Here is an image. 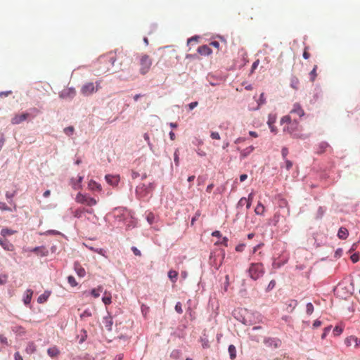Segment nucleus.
Segmentation results:
<instances>
[{
  "label": "nucleus",
  "instance_id": "obj_1",
  "mask_svg": "<svg viewBox=\"0 0 360 360\" xmlns=\"http://www.w3.org/2000/svg\"><path fill=\"white\" fill-rule=\"evenodd\" d=\"M281 124L285 125L283 128V132L289 134L292 137L295 139H304L307 136L302 133V126L296 119H292L291 115H287L281 117Z\"/></svg>",
  "mask_w": 360,
  "mask_h": 360
},
{
  "label": "nucleus",
  "instance_id": "obj_2",
  "mask_svg": "<svg viewBox=\"0 0 360 360\" xmlns=\"http://www.w3.org/2000/svg\"><path fill=\"white\" fill-rule=\"evenodd\" d=\"M153 64L152 58L147 54H142L139 57V72L142 75H146L150 70Z\"/></svg>",
  "mask_w": 360,
  "mask_h": 360
},
{
  "label": "nucleus",
  "instance_id": "obj_3",
  "mask_svg": "<svg viewBox=\"0 0 360 360\" xmlns=\"http://www.w3.org/2000/svg\"><path fill=\"white\" fill-rule=\"evenodd\" d=\"M101 81H96L95 83L89 82L85 83L81 88L80 92L83 96H89L97 92L101 89Z\"/></svg>",
  "mask_w": 360,
  "mask_h": 360
},
{
  "label": "nucleus",
  "instance_id": "obj_4",
  "mask_svg": "<svg viewBox=\"0 0 360 360\" xmlns=\"http://www.w3.org/2000/svg\"><path fill=\"white\" fill-rule=\"evenodd\" d=\"M264 274V269L261 263L252 264L249 268V274L253 280H257Z\"/></svg>",
  "mask_w": 360,
  "mask_h": 360
},
{
  "label": "nucleus",
  "instance_id": "obj_5",
  "mask_svg": "<svg viewBox=\"0 0 360 360\" xmlns=\"http://www.w3.org/2000/svg\"><path fill=\"white\" fill-rule=\"evenodd\" d=\"M75 200L80 204H85L88 206H94L97 203V200L95 198L82 194L81 193H77Z\"/></svg>",
  "mask_w": 360,
  "mask_h": 360
},
{
  "label": "nucleus",
  "instance_id": "obj_6",
  "mask_svg": "<svg viewBox=\"0 0 360 360\" xmlns=\"http://www.w3.org/2000/svg\"><path fill=\"white\" fill-rule=\"evenodd\" d=\"M345 344L347 347H354V348L358 349L360 347V338L350 335L345 339Z\"/></svg>",
  "mask_w": 360,
  "mask_h": 360
},
{
  "label": "nucleus",
  "instance_id": "obj_7",
  "mask_svg": "<svg viewBox=\"0 0 360 360\" xmlns=\"http://www.w3.org/2000/svg\"><path fill=\"white\" fill-rule=\"evenodd\" d=\"M304 114V110L299 103H295L293 104L292 108L290 110L289 113V115L291 116L295 115L300 117H303Z\"/></svg>",
  "mask_w": 360,
  "mask_h": 360
},
{
  "label": "nucleus",
  "instance_id": "obj_8",
  "mask_svg": "<svg viewBox=\"0 0 360 360\" xmlns=\"http://www.w3.org/2000/svg\"><path fill=\"white\" fill-rule=\"evenodd\" d=\"M126 57V54L122 52H119L118 53H109L105 58H107V59L110 61L112 65H115V62L117 59L122 60V58ZM104 58V57L103 58Z\"/></svg>",
  "mask_w": 360,
  "mask_h": 360
},
{
  "label": "nucleus",
  "instance_id": "obj_9",
  "mask_svg": "<svg viewBox=\"0 0 360 360\" xmlns=\"http://www.w3.org/2000/svg\"><path fill=\"white\" fill-rule=\"evenodd\" d=\"M76 94V91L74 89L68 88L63 89L59 94L60 98L63 99H71Z\"/></svg>",
  "mask_w": 360,
  "mask_h": 360
},
{
  "label": "nucleus",
  "instance_id": "obj_10",
  "mask_svg": "<svg viewBox=\"0 0 360 360\" xmlns=\"http://www.w3.org/2000/svg\"><path fill=\"white\" fill-rule=\"evenodd\" d=\"M253 197H254L253 193H250L248 195V198H246L245 197L241 198L238 202V207H243L244 205H246L247 209H249L251 207Z\"/></svg>",
  "mask_w": 360,
  "mask_h": 360
},
{
  "label": "nucleus",
  "instance_id": "obj_11",
  "mask_svg": "<svg viewBox=\"0 0 360 360\" xmlns=\"http://www.w3.org/2000/svg\"><path fill=\"white\" fill-rule=\"evenodd\" d=\"M29 115L30 114L27 112H24L19 115H15L11 119V123L13 124H19L23 121L26 120Z\"/></svg>",
  "mask_w": 360,
  "mask_h": 360
},
{
  "label": "nucleus",
  "instance_id": "obj_12",
  "mask_svg": "<svg viewBox=\"0 0 360 360\" xmlns=\"http://www.w3.org/2000/svg\"><path fill=\"white\" fill-rule=\"evenodd\" d=\"M0 245L7 251H13L15 249L14 245L4 237H0Z\"/></svg>",
  "mask_w": 360,
  "mask_h": 360
},
{
  "label": "nucleus",
  "instance_id": "obj_13",
  "mask_svg": "<svg viewBox=\"0 0 360 360\" xmlns=\"http://www.w3.org/2000/svg\"><path fill=\"white\" fill-rule=\"evenodd\" d=\"M106 181L111 186H117L120 181V176L119 175H110L107 174L105 176Z\"/></svg>",
  "mask_w": 360,
  "mask_h": 360
},
{
  "label": "nucleus",
  "instance_id": "obj_14",
  "mask_svg": "<svg viewBox=\"0 0 360 360\" xmlns=\"http://www.w3.org/2000/svg\"><path fill=\"white\" fill-rule=\"evenodd\" d=\"M102 322L106 330L109 331L112 330L113 321L112 317L110 314H108V316L103 317Z\"/></svg>",
  "mask_w": 360,
  "mask_h": 360
},
{
  "label": "nucleus",
  "instance_id": "obj_15",
  "mask_svg": "<svg viewBox=\"0 0 360 360\" xmlns=\"http://www.w3.org/2000/svg\"><path fill=\"white\" fill-rule=\"evenodd\" d=\"M276 117L275 115H269L268 117L267 124L271 132L276 133L277 129L274 124L276 122Z\"/></svg>",
  "mask_w": 360,
  "mask_h": 360
},
{
  "label": "nucleus",
  "instance_id": "obj_16",
  "mask_svg": "<svg viewBox=\"0 0 360 360\" xmlns=\"http://www.w3.org/2000/svg\"><path fill=\"white\" fill-rule=\"evenodd\" d=\"M83 180V176H78L77 179H71V185L73 189L78 190L81 188V183Z\"/></svg>",
  "mask_w": 360,
  "mask_h": 360
},
{
  "label": "nucleus",
  "instance_id": "obj_17",
  "mask_svg": "<svg viewBox=\"0 0 360 360\" xmlns=\"http://www.w3.org/2000/svg\"><path fill=\"white\" fill-rule=\"evenodd\" d=\"M74 267L78 276L81 278L84 277V276L86 275V271L79 263L75 262L74 264Z\"/></svg>",
  "mask_w": 360,
  "mask_h": 360
},
{
  "label": "nucleus",
  "instance_id": "obj_18",
  "mask_svg": "<svg viewBox=\"0 0 360 360\" xmlns=\"http://www.w3.org/2000/svg\"><path fill=\"white\" fill-rule=\"evenodd\" d=\"M198 52L202 56H209L212 51L208 46L203 45L198 48Z\"/></svg>",
  "mask_w": 360,
  "mask_h": 360
},
{
  "label": "nucleus",
  "instance_id": "obj_19",
  "mask_svg": "<svg viewBox=\"0 0 360 360\" xmlns=\"http://www.w3.org/2000/svg\"><path fill=\"white\" fill-rule=\"evenodd\" d=\"M10 203L13 205V208L8 207L5 202H0V210L1 211H8V212L16 211L17 210L16 204L13 202L12 201Z\"/></svg>",
  "mask_w": 360,
  "mask_h": 360
},
{
  "label": "nucleus",
  "instance_id": "obj_20",
  "mask_svg": "<svg viewBox=\"0 0 360 360\" xmlns=\"http://www.w3.org/2000/svg\"><path fill=\"white\" fill-rule=\"evenodd\" d=\"M88 188L93 191H101V185L94 180H91L88 184Z\"/></svg>",
  "mask_w": 360,
  "mask_h": 360
},
{
  "label": "nucleus",
  "instance_id": "obj_21",
  "mask_svg": "<svg viewBox=\"0 0 360 360\" xmlns=\"http://www.w3.org/2000/svg\"><path fill=\"white\" fill-rule=\"evenodd\" d=\"M47 354L50 357L54 358L59 355L60 350L56 346H53L47 349Z\"/></svg>",
  "mask_w": 360,
  "mask_h": 360
},
{
  "label": "nucleus",
  "instance_id": "obj_22",
  "mask_svg": "<svg viewBox=\"0 0 360 360\" xmlns=\"http://www.w3.org/2000/svg\"><path fill=\"white\" fill-rule=\"evenodd\" d=\"M102 301L105 305H109L112 302L111 293L107 290L104 291Z\"/></svg>",
  "mask_w": 360,
  "mask_h": 360
},
{
  "label": "nucleus",
  "instance_id": "obj_23",
  "mask_svg": "<svg viewBox=\"0 0 360 360\" xmlns=\"http://www.w3.org/2000/svg\"><path fill=\"white\" fill-rule=\"evenodd\" d=\"M32 251L40 256H46L48 254V250L44 247H36Z\"/></svg>",
  "mask_w": 360,
  "mask_h": 360
},
{
  "label": "nucleus",
  "instance_id": "obj_24",
  "mask_svg": "<svg viewBox=\"0 0 360 360\" xmlns=\"http://www.w3.org/2000/svg\"><path fill=\"white\" fill-rule=\"evenodd\" d=\"M348 235H349V232L346 228H345V227L340 228L338 233V236L339 238L346 239L347 238Z\"/></svg>",
  "mask_w": 360,
  "mask_h": 360
},
{
  "label": "nucleus",
  "instance_id": "obj_25",
  "mask_svg": "<svg viewBox=\"0 0 360 360\" xmlns=\"http://www.w3.org/2000/svg\"><path fill=\"white\" fill-rule=\"evenodd\" d=\"M33 295V291L30 289H28L25 291V297L23 299V302L25 304H29L31 302L32 297Z\"/></svg>",
  "mask_w": 360,
  "mask_h": 360
},
{
  "label": "nucleus",
  "instance_id": "obj_26",
  "mask_svg": "<svg viewBox=\"0 0 360 360\" xmlns=\"http://www.w3.org/2000/svg\"><path fill=\"white\" fill-rule=\"evenodd\" d=\"M255 150L254 146H250L249 147H247L246 148L240 151V157L242 158H244L247 157L248 155H250L253 150Z\"/></svg>",
  "mask_w": 360,
  "mask_h": 360
},
{
  "label": "nucleus",
  "instance_id": "obj_27",
  "mask_svg": "<svg viewBox=\"0 0 360 360\" xmlns=\"http://www.w3.org/2000/svg\"><path fill=\"white\" fill-rule=\"evenodd\" d=\"M264 211H265V207L261 202H259L255 209V214L262 215V214H264Z\"/></svg>",
  "mask_w": 360,
  "mask_h": 360
},
{
  "label": "nucleus",
  "instance_id": "obj_28",
  "mask_svg": "<svg viewBox=\"0 0 360 360\" xmlns=\"http://www.w3.org/2000/svg\"><path fill=\"white\" fill-rule=\"evenodd\" d=\"M103 288L102 285H98L96 288H94L91 290V295L94 297L97 298L100 296V293L103 292Z\"/></svg>",
  "mask_w": 360,
  "mask_h": 360
},
{
  "label": "nucleus",
  "instance_id": "obj_29",
  "mask_svg": "<svg viewBox=\"0 0 360 360\" xmlns=\"http://www.w3.org/2000/svg\"><path fill=\"white\" fill-rule=\"evenodd\" d=\"M15 233L16 231L8 228H4L1 230V236L4 238H6L7 236H11Z\"/></svg>",
  "mask_w": 360,
  "mask_h": 360
},
{
  "label": "nucleus",
  "instance_id": "obj_30",
  "mask_svg": "<svg viewBox=\"0 0 360 360\" xmlns=\"http://www.w3.org/2000/svg\"><path fill=\"white\" fill-rule=\"evenodd\" d=\"M12 331L18 335H24L25 333V329L20 326H13Z\"/></svg>",
  "mask_w": 360,
  "mask_h": 360
},
{
  "label": "nucleus",
  "instance_id": "obj_31",
  "mask_svg": "<svg viewBox=\"0 0 360 360\" xmlns=\"http://www.w3.org/2000/svg\"><path fill=\"white\" fill-rule=\"evenodd\" d=\"M229 353L230 355V358L232 360H234L236 357V349L233 345H231L229 346Z\"/></svg>",
  "mask_w": 360,
  "mask_h": 360
},
{
  "label": "nucleus",
  "instance_id": "obj_32",
  "mask_svg": "<svg viewBox=\"0 0 360 360\" xmlns=\"http://www.w3.org/2000/svg\"><path fill=\"white\" fill-rule=\"evenodd\" d=\"M178 275V272L174 270H170L168 272V277L173 283H175L176 281Z\"/></svg>",
  "mask_w": 360,
  "mask_h": 360
},
{
  "label": "nucleus",
  "instance_id": "obj_33",
  "mask_svg": "<svg viewBox=\"0 0 360 360\" xmlns=\"http://www.w3.org/2000/svg\"><path fill=\"white\" fill-rule=\"evenodd\" d=\"M299 83H300V81H299V79L295 77V76H292L290 79V86L292 88H293L294 89H298V86H299Z\"/></svg>",
  "mask_w": 360,
  "mask_h": 360
},
{
  "label": "nucleus",
  "instance_id": "obj_34",
  "mask_svg": "<svg viewBox=\"0 0 360 360\" xmlns=\"http://www.w3.org/2000/svg\"><path fill=\"white\" fill-rule=\"evenodd\" d=\"M85 212V208H79L74 212V216L77 218H81Z\"/></svg>",
  "mask_w": 360,
  "mask_h": 360
},
{
  "label": "nucleus",
  "instance_id": "obj_35",
  "mask_svg": "<svg viewBox=\"0 0 360 360\" xmlns=\"http://www.w3.org/2000/svg\"><path fill=\"white\" fill-rule=\"evenodd\" d=\"M330 146L326 142H322L319 144V153H321L326 151L327 148H329Z\"/></svg>",
  "mask_w": 360,
  "mask_h": 360
},
{
  "label": "nucleus",
  "instance_id": "obj_36",
  "mask_svg": "<svg viewBox=\"0 0 360 360\" xmlns=\"http://www.w3.org/2000/svg\"><path fill=\"white\" fill-rule=\"evenodd\" d=\"M316 70H317V65H315L314 68L312 69V70L310 72V79L314 82L317 76V74H316Z\"/></svg>",
  "mask_w": 360,
  "mask_h": 360
},
{
  "label": "nucleus",
  "instance_id": "obj_37",
  "mask_svg": "<svg viewBox=\"0 0 360 360\" xmlns=\"http://www.w3.org/2000/svg\"><path fill=\"white\" fill-rule=\"evenodd\" d=\"M342 331H343V328H342L341 326H337L333 329V334L335 336H338L342 333Z\"/></svg>",
  "mask_w": 360,
  "mask_h": 360
},
{
  "label": "nucleus",
  "instance_id": "obj_38",
  "mask_svg": "<svg viewBox=\"0 0 360 360\" xmlns=\"http://www.w3.org/2000/svg\"><path fill=\"white\" fill-rule=\"evenodd\" d=\"M68 281L72 287H75L77 285V283L76 282L75 277L72 276H69L68 277Z\"/></svg>",
  "mask_w": 360,
  "mask_h": 360
},
{
  "label": "nucleus",
  "instance_id": "obj_39",
  "mask_svg": "<svg viewBox=\"0 0 360 360\" xmlns=\"http://www.w3.org/2000/svg\"><path fill=\"white\" fill-rule=\"evenodd\" d=\"M306 307H307V309H306L307 314L309 315H311L314 311L313 304L311 302H309L307 304Z\"/></svg>",
  "mask_w": 360,
  "mask_h": 360
},
{
  "label": "nucleus",
  "instance_id": "obj_40",
  "mask_svg": "<svg viewBox=\"0 0 360 360\" xmlns=\"http://www.w3.org/2000/svg\"><path fill=\"white\" fill-rule=\"evenodd\" d=\"M175 310L179 314L183 313L182 304H181V302H178L176 304V305H175Z\"/></svg>",
  "mask_w": 360,
  "mask_h": 360
},
{
  "label": "nucleus",
  "instance_id": "obj_41",
  "mask_svg": "<svg viewBox=\"0 0 360 360\" xmlns=\"http://www.w3.org/2000/svg\"><path fill=\"white\" fill-rule=\"evenodd\" d=\"M74 127H68L64 129V132L65 133V134H67L68 136H70L73 134L74 132Z\"/></svg>",
  "mask_w": 360,
  "mask_h": 360
},
{
  "label": "nucleus",
  "instance_id": "obj_42",
  "mask_svg": "<svg viewBox=\"0 0 360 360\" xmlns=\"http://www.w3.org/2000/svg\"><path fill=\"white\" fill-rule=\"evenodd\" d=\"M90 316H91V312L89 310L84 311L80 315V317L82 319Z\"/></svg>",
  "mask_w": 360,
  "mask_h": 360
},
{
  "label": "nucleus",
  "instance_id": "obj_43",
  "mask_svg": "<svg viewBox=\"0 0 360 360\" xmlns=\"http://www.w3.org/2000/svg\"><path fill=\"white\" fill-rule=\"evenodd\" d=\"M8 276L6 274L0 275V285H4L7 282Z\"/></svg>",
  "mask_w": 360,
  "mask_h": 360
},
{
  "label": "nucleus",
  "instance_id": "obj_44",
  "mask_svg": "<svg viewBox=\"0 0 360 360\" xmlns=\"http://www.w3.org/2000/svg\"><path fill=\"white\" fill-rule=\"evenodd\" d=\"M331 329V326H328V327H326L323 330V334L321 335V338L322 339H324L326 335L328 334V333L330 332Z\"/></svg>",
  "mask_w": 360,
  "mask_h": 360
},
{
  "label": "nucleus",
  "instance_id": "obj_45",
  "mask_svg": "<svg viewBox=\"0 0 360 360\" xmlns=\"http://www.w3.org/2000/svg\"><path fill=\"white\" fill-rule=\"evenodd\" d=\"M265 103V98L264 93H262L260 94L259 101H258V106H260L261 105L264 104Z\"/></svg>",
  "mask_w": 360,
  "mask_h": 360
},
{
  "label": "nucleus",
  "instance_id": "obj_46",
  "mask_svg": "<svg viewBox=\"0 0 360 360\" xmlns=\"http://www.w3.org/2000/svg\"><path fill=\"white\" fill-rule=\"evenodd\" d=\"M259 64V60L257 59L256 60L252 65V68H251V72H253L258 67Z\"/></svg>",
  "mask_w": 360,
  "mask_h": 360
},
{
  "label": "nucleus",
  "instance_id": "obj_47",
  "mask_svg": "<svg viewBox=\"0 0 360 360\" xmlns=\"http://www.w3.org/2000/svg\"><path fill=\"white\" fill-rule=\"evenodd\" d=\"M281 154H282V157H283V158L284 160H285V159H286V157H287V155H288V148H285V147H283V148H282V150H281Z\"/></svg>",
  "mask_w": 360,
  "mask_h": 360
},
{
  "label": "nucleus",
  "instance_id": "obj_48",
  "mask_svg": "<svg viewBox=\"0 0 360 360\" xmlns=\"http://www.w3.org/2000/svg\"><path fill=\"white\" fill-rule=\"evenodd\" d=\"M210 136L212 139H220V135L218 132L212 131L210 134Z\"/></svg>",
  "mask_w": 360,
  "mask_h": 360
},
{
  "label": "nucleus",
  "instance_id": "obj_49",
  "mask_svg": "<svg viewBox=\"0 0 360 360\" xmlns=\"http://www.w3.org/2000/svg\"><path fill=\"white\" fill-rule=\"evenodd\" d=\"M285 168L287 170H290L292 167V162L290 160H287V159H285Z\"/></svg>",
  "mask_w": 360,
  "mask_h": 360
},
{
  "label": "nucleus",
  "instance_id": "obj_50",
  "mask_svg": "<svg viewBox=\"0 0 360 360\" xmlns=\"http://www.w3.org/2000/svg\"><path fill=\"white\" fill-rule=\"evenodd\" d=\"M131 250L136 256H141V252L137 248L132 247Z\"/></svg>",
  "mask_w": 360,
  "mask_h": 360
},
{
  "label": "nucleus",
  "instance_id": "obj_51",
  "mask_svg": "<svg viewBox=\"0 0 360 360\" xmlns=\"http://www.w3.org/2000/svg\"><path fill=\"white\" fill-rule=\"evenodd\" d=\"M351 259H352L353 263L357 262L359 261V255L357 254H353L351 256Z\"/></svg>",
  "mask_w": 360,
  "mask_h": 360
},
{
  "label": "nucleus",
  "instance_id": "obj_52",
  "mask_svg": "<svg viewBox=\"0 0 360 360\" xmlns=\"http://www.w3.org/2000/svg\"><path fill=\"white\" fill-rule=\"evenodd\" d=\"M46 299H47L46 296H45L44 295H41L38 297L37 301L39 303H43L46 300Z\"/></svg>",
  "mask_w": 360,
  "mask_h": 360
},
{
  "label": "nucleus",
  "instance_id": "obj_53",
  "mask_svg": "<svg viewBox=\"0 0 360 360\" xmlns=\"http://www.w3.org/2000/svg\"><path fill=\"white\" fill-rule=\"evenodd\" d=\"M275 285H276V281L274 280H272L269 283L267 289L269 290H272L275 287Z\"/></svg>",
  "mask_w": 360,
  "mask_h": 360
},
{
  "label": "nucleus",
  "instance_id": "obj_54",
  "mask_svg": "<svg viewBox=\"0 0 360 360\" xmlns=\"http://www.w3.org/2000/svg\"><path fill=\"white\" fill-rule=\"evenodd\" d=\"M174 162H175L176 165H179V158L178 150H176V151L174 153Z\"/></svg>",
  "mask_w": 360,
  "mask_h": 360
},
{
  "label": "nucleus",
  "instance_id": "obj_55",
  "mask_svg": "<svg viewBox=\"0 0 360 360\" xmlns=\"http://www.w3.org/2000/svg\"><path fill=\"white\" fill-rule=\"evenodd\" d=\"M245 248L244 244H240L236 247V250L237 252H243Z\"/></svg>",
  "mask_w": 360,
  "mask_h": 360
},
{
  "label": "nucleus",
  "instance_id": "obj_56",
  "mask_svg": "<svg viewBox=\"0 0 360 360\" xmlns=\"http://www.w3.org/2000/svg\"><path fill=\"white\" fill-rule=\"evenodd\" d=\"M27 350H30L31 352H34L35 351V346L34 343H30L27 348Z\"/></svg>",
  "mask_w": 360,
  "mask_h": 360
},
{
  "label": "nucleus",
  "instance_id": "obj_57",
  "mask_svg": "<svg viewBox=\"0 0 360 360\" xmlns=\"http://www.w3.org/2000/svg\"><path fill=\"white\" fill-rule=\"evenodd\" d=\"M0 342L3 344H8L7 338L4 335H0Z\"/></svg>",
  "mask_w": 360,
  "mask_h": 360
},
{
  "label": "nucleus",
  "instance_id": "obj_58",
  "mask_svg": "<svg viewBox=\"0 0 360 360\" xmlns=\"http://www.w3.org/2000/svg\"><path fill=\"white\" fill-rule=\"evenodd\" d=\"M309 57H310V53L307 51V48L306 47L303 52V58L304 59H308Z\"/></svg>",
  "mask_w": 360,
  "mask_h": 360
},
{
  "label": "nucleus",
  "instance_id": "obj_59",
  "mask_svg": "<svg viewBox=\"0 0 360 360\" xmlns=\"http://www.w3.org/2000/svg\"><path fill=\"white\" fill-rule=\"evenodd\" d=\"M322 323L319 320H316L313 323V327L314 328H319L321 326Z\"/></svg>",
  "mask_w": 360,
  "mask_h": 360
},
{
  "label": "nucleus",
  "instance_id": "obj_60",
  "mask_svg": "<svg viewBox=\"0 0 360 360\" xmlns=\"http://www.w3.org/2000/svg\"><path fill=\"white\" fill-rule=\"evenodd\" d=\"M210 45L217 49H219V43L217 41H213L210 42Z\"/></svg>",
  "mask_w": 360,
  "mask_h": 360
},
{
  "label": "nucleus",
  "instance_id": "obj_61",
  "mask_svg": "<svg viewBox=\"0 0 360 360\" xmlns=\"http://www.w3.org/2000/svg\"><path fill=\"white\" fill-rule=\"evenodd\" d=\"M198 103L197 101L191 103L188 106L190 110H193L194 108H195L198 105Z\"/></svg>",
  "mask_w": 360,
  "mask_h": 360
},
{
  "label": "nucleus",
  "instance_id": "obj_62",
  "mask_svg": "<svg viewBox=\"0 0 360 360\" xmlns=\"http://www.w3.org/2000/svg\"><path fill=\"white\" fill-rule=\"evenodd\" d=\"M11 94V91H1V92H0V96H1V97H3V96H9Z\"/></svg>",
  "mask_w": 360,
  "mask_h": 360
},
{
  "label": "nucleus",
  "instance_id": "obj_63",
  "mask_svg": "<svg viewBox=\"0 0 360 360\" xmlns=\"http://www.w3.org/2000/svg\"><path fill=\"white\" fill-rule=\"evenodd\" d=\"M14 357L15 360H23L22 356L19 354V352H15Z\"/></svg>",
  "mask_w": 360,
  "mask_h": 360
},
{
  "label": "nucleus",
  "instance_id": "obj_64",
  "mask_svg": "<svg viewBox=\"0 0 360 360\" xmlns=\"http://www.w3.org/2000/svg\"><path fill=\"white\" fill-rule=\"evenodd\" d=\"M213 188H214V184H211L207 186L206 191L208 193H211Z\"/></svg>",
  "mask_w": 360,
  "mask_h": 360
}]
</instances>
